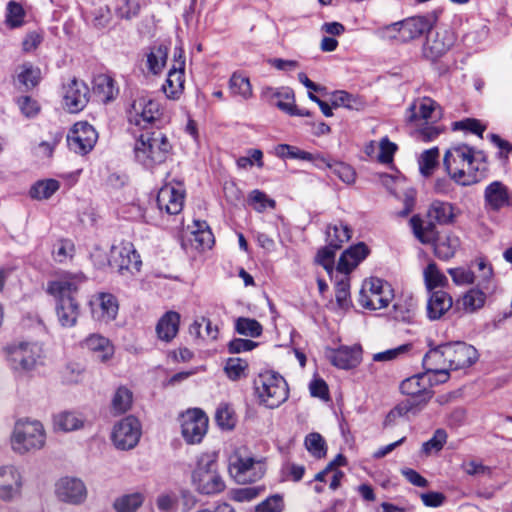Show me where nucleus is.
Masks as SVG:
<instances>
[{
    "label": "nucleus",
    "instance_id": "nucleus-1",
    "mask_svg": "<svg viewBox=\"0 0 512 512\" xmlns=\"http://www.w3.org/2000/svg\"><path fill=\"white\" fill-rule=\"evenodd\" d=\"M85 282L82 274L66 273L47 282L45 291L55 302V314L59 325L72 328L81 313L77 298L80 286Z\"/></svg>",
    "mask_w": 512,
    "mask_h": 512
},
{
    "label": "nucleus",
    "instance_id": "nucleus-2",
    "mask_svg": "<svg viewBox=\"0 0 512 512\" xmlns=\"http://www.w3.org/2000/svg\"><path fill=\"white\" fill-rule=\"evenodd\" d=\"M173 146L167 134L160 129L145 130L136 138L134 160L147 170L164 164L172 155Z\"/></svg>",
    "mask_w": 512,
    "mask_h": 512
},
{
    "label": "nucleus",
    "instance_id": "nucleus-3",
    "mask_svg": "<svg viewBox=\"0 0 512 512\" xmlns=\"http://www.w3.org/2000/svg\"><path fill=\"white\" fill-rule=\"evenodd\" d=\"M444 166L450 177L462 186H469L480 180L475 151L466 144H457L450 147L443 160Z\"/></svg>",
    "mask_w": 512,
    "mask_h": 512
},
{
    "label": "nucleus",
    "instance_id": "nucleus-4",
    "mask_svg": "<svg viewBox=\"0 0 512 512\" xmlns=\"http://www.w3.org/2000/svg\"><path fill=\"white\" fill-rule=\"evenodd\" d=\"M254 391L259 403L266 408L275 409L289 396L286 380L277 372L264 371L254 379Z\"/></svg>",
    "mask_w": 512,
    "mask_h": 512
},
{
    "label": "nucleus",
    "instance_id": "nucleus-5",
    "mask_svg": "<svg viewBox=\"0 0 512 512\" xmlns=\"http://www.w3.org/2000/svg\"><path fill=\"white\" fill-rule=\"evenodd\" d=\"M478 359V352L465 342L447 343L426 354V361H442L451 370L466 368L474 364Z\"/></svg>",
    "mask_w": 512,
    "mask_h": 512
},
{
    "label": "nucleus",
    "instance_id": "nucleus-6",
    "mask_svg": "<svg viewBox=\"0 0 512 512\" xmlns=\"http://www.w3.org/2000/svg\"><path fill=\"white\" fill-rule=\"evenodd\" d=\"M45 431L37 420L21 419L15 423L11 436L12 449L19 454L39 450L45 445Z\"/></svg>",
    "mask_w": 512,
    "mask_h": 512
},
{
    "label": "nucleus",
    "instance_id": "nucleus-7",
    "mask_svg": "<svg viewBox=\"0 0 512 512\" xmlns=\"http://www.w3.org/2000/svg\"><path fill=\"white\" fill-rule=\"evenodd\" d=\"M195 489L204 495H213L225 489V483L218 472V464L213 455L203 454L198 458L192 473Z\"/></svg>",
    "mask_w": 512,
    "mask_h": 512
},
{
    "label": "nucleus",
    "instance_id": "nucleus-8",
    "mask_svg": "<svg viewBox=\"0 0 512 512\" xmlns=\"http://www.w3.org/2000/svg\"><path fill=\"white\" fill-rule=\"evenodd\" d=\"M126 113L129 123L139 126L143 131L162 118L160 104L144 93H137L132 98Z\"/></svg>",
    "mask_w": 512,
    "mask_h": 512
},
{
    "label": "nucleus",
    "instance_id": "nucleus-9",
    "mask_svg": "<svg viewBox=\"0 0 512 512\" xmlns=\"http://www.w3.org/2000/svg\"><path fill=\"white\" fill-rule=\"evenodd\" d=\"M393 298L391 285L380 278L372 277L363 283L358 302L365 309L378 310L386 308Z\"/></svg>",
    "mask_w": 512,
    "mask_h": 512
},
{
    "label": "nucleus",
    "instance_id": "nucleus-10",
    "mask_svg": "<svg viewBox=\"0 0 512 512\" xmlns=\"http://www.w3.org/2000/svg\"><path fill=\"white\" fill-rule=\"evenodd\" d=\"M13 370L29 372L42 363V347L36 342H20L7 348Z\"/></svg>",
    "mask_w": 512,
    "mask_h": 512
},
{
    "label": "nucleus",
    "instance_id": "nucleus-11",
    "mask_svg": "<svg viewBox=\"0 0 512 512\" xmlns=\"http://www.w3.org/2000/svg\"><path fill=\"white\" fill-rule=\"evenodd\" d=\"M229 473L238 483L255 482L263 477L265 464L261 459L235 452L229 459Z\"/></svg>",
    "mask_w": 512,
    "mask_h": 512
},
{
    "label": "nucleus",
    "instance_id": "nucleus-12",
    "mask_svg": "<svg viewBox=\"0 0 512 512\" xmlns=\"http://www.w3.org/2000/svg\"><path fill=\"white\" fill-rule=\"evenodd\" d=\"M400 391L402 394L410 396L409 400L418 404L414 409L418 413L433 396L429 373H419L404 379L400 384Z\"/></svg>",
    "mask_w": 512,
    "mask_h": 512
},
{
    "label": "nucleus",
    "instance_id": "nucleus-13",
    "mask_svg": "<svg viewBox=\"0 0 512 512\" xmlns=\"http://www.w3.org/2000/svg\"><path fill=\"white\" fill-rule=\"evenodd\" d=\"M141 437V425L137 418L127 416L114 425L112 441L117 449L130 450L134 448Z\"/></svg>",
    "mask_w": 512,
    "mask_h": 512
},
{
    "label": "nucleus",
    "instance_id": "nucleus-14",
    "mask_svg": "<svg viewBox=\"0 0 512 512\" xmlns=\"http://www.w3.org/2000/svg\"><path fill=\"white\" fill-rule=\"evenodd\" d=\"M98 140V133L88 122H77L67 134V143L71 151L85 155L95 146Z\"/></svg>",
    "mask_w": 512,
    "mask_h": 512
},
{
    "label": "nucleus",
    "instance_id": "nucleus-15",
    "mask_svg": "<svg viewBox=\"0 0 512 512\" xmlns=\"http://www.w3.org/2000/svg\"><path fill=\"white\" fill-rule=\"evenodd\" d=\"M207 429L208 417L201 409H189L182 415L181 432L187 443H200Z\"/></svg>",
    "mask_w": 512,
    "mask_h": 512
},
{
    "label": "nucleus",
    "instance_id": "nucleus-16",
    "mask_svg": "<svg viewBox=\"0 0 512 512\" xmlns=\"http://www.w3.org/2000/svg\"><path fill=\"white\" fill-rule=\"evenodd\" d=\"M54 493L60 502L71 505H80L87 498V488L84 482L70 476L61 477L56 481Z\"/></svg>",
    "mask_w": 512,
    "mask_h": 512
},
{
    "label": "nucleus",
    "instance_id": "nucleus-17",
    "mask_svg": "<svg viewBox=\"0 0 512 512\" xmlns=\"http://www.w3.org/2000/svg\"><path fill=\"white\" fill-rule=\"evenodd\" d=\"M142 261L133 244L127 243L113 247L111 251L110 266L121 275L134 274L140 271Z\"/></svg>",
    "mask_w": 512,
    "mask_h": 512
},
{
    "label": "nucleus",
    "instance_id": "nucleus-18",
    "mask_svg": "<svg viewBox=\"0 0 512 512\" xmlns=\"http://www.w3.org/2000/svg\"><path fill=\"white\" fill-rule=\"evenodd\" d=\"M90 90L87 84L77 78L63 84V105L70 113L82 111L89 102Z\"/></svg>",
    "mask_w": 512,
    "mask_h": 512
},
{
    "label": "nucleus",
    "instance_id": "nucleus-19",
    "mask_svg": "<svg viewBox=\"0 0 512 512\" xmlns=\"http://www.w3.org/2000/svg\"><path fill=\"white\" fill-rule=\"evenodd\" d=\"M23 477L14 465L0 466V499L6 502L21 496Z\"/></svg>",
    "mask_w": 512,
    "mask_h": 512
},
{
    "label": "nucleus",
    "instance_id": "nucleus-20",
    "mask_svg": "<svg viewBox=\"0 0 512 512\" xmlns=\"http://www.w3.org/2000/svg\"><path fill=\"white\" fill-rule=\"evenodd\" d=\"M456 37L452 30L441 28L431 33L424 45V55L435 60L444 55L455 43Z\"/></svg>",
    "mask_w": 512,
    "mask_h": 512
},
{
    "label": "nucleus",
    "instance_id": "nucleus-21",
    "mask_svg": "<svg viewBox=\"0 0 512 512\" xmlns=\"http://www.w3.org/2000/svg\"><path fill=\"white\" fill-rule=\"evenodd\" d=\"M484 206L488 211L498 212L512 206V193L501 181H493L484 190Z\"/></svg>",
    "mask_w": 512,
    "mask_h": 512
},
{
    "label": "nucleus",
    "instance_id": "nucleus-22",
    "mask_svg": "<svg viewBox=\"0 0 512 512\" xmlns=\"http://www.w3.org/2000/svg\"><path fill=\"white\" fill-rule=\"evenodd\" d=\"M441 115L440 106L433 99L424 97L409 106L406 119L408 122L415 124L422 120L435 122L441 118Z\"/></svg>",
    "mask_w": 512,
    "mask_h": 512
},
{
    "label": "nucleus",
    "instance_id": "nucleus-23",
    "mask_svg": "<svg viewBox=\"0 0 512 512\" xmlns=\"http://www.w3.org/2000/svg\"><path fill=\"white\" fill-rule=\"evenodd\" d=\"M92 317L100 322L114 320L118 313V302L110 293H99L90 300Z\"/></svg>",
    "mask_w": 512,
    "mask_h": 512
},
{
    "label": "nucleus",
    "instance_id": "nucleus-24",
    "mask_svg": "<svg viewBox=\"0 0 512 512\" xmlns=\"http://www.w3.org/2000/svg\"><path fill=\"white\" fill-rule=\"evenodd\" d=\"M180 60L178 61V67L173 66L167 75V78L162 85V91L168 99L176 100L182 95L184 90V68L185 59L182 57V51L179 54Z\"/></svg>",
    "mask_w": 512,
    "mask_h": 512
},
{
    "label": "nucleus",
    "instance_id": "nucleus-25",
    "mask_svg": "<svg viewBox=\"0 0 512 512\" xmlns=\"http://www.w3.org/2000/svg\"><path fill=\"white\" fill-rule=\"evenodd\" d=\"M184 203L182 190L171 185L162 187L157 195V206L161 211L169 215H176L181 212Z\"/></svg>",
    "mask_w": 512,
    "mask_h": 512
},
{
    "label": "nucleus",
    "instance_id": "nucleus-26",
    "mask_svg": "<svg viewBox=\"0 0 512 512\" xmlns=\"http://www.w3.org/2000/svg\"><path fill=\"white\" fill-rule=\"evenodd\" d=\"M368 253V247L364 243H358L345 250L338 261L335 275L349 276V273L367 257Z\"/></svg>",
    "mask_w": 512,
    "mask_h": 512
},
{
    "label": "nucleus",
    "instance_id": "nucleus-27",
    "mask_svg": "<svg viewBox=\"0 0 512 512\" xmlns=\"http://www.w3.org/2000/svg\"><path fill=\"white\" fill-rule=\"evenodd\" d=\"M261 96L271 105L278 107L281 111L290 114L295 105L294 91L289 87H265Z\"/></svg>",
    "mask_w": 512,
    "mask_h": 512
},
{
    "label": "nucleus",
    "instance_id": "nucleus-28",
    "mask_svg": "<svg viewBox=\"0 0 512 512\" xmlns=\"http://www.w3.org/2000/svg\"><path fill=\"white\" fill-rule=\"evenodd\" d=\"M381 181L391 191V193L403 200L404 209L399 212V216L405 217L411 213L415 205V189L412 187L402 188V183L397 182L388 174L381 175Z\"/></svg>",
    "mask_w": 512,
    "mask_h": 512
},
{
    "label": "nucleus",
    "instance_id": "nucleus-29",
    "mask_svg": "<svg viewBox=\"0 0 512 512\" xmlns=\"http://www.w3.org/2000/svg\"><path fill=\"white\" fill-rule=\"evenodd\" d=\"M453 300L449 293L443 290L429 292L427 300V317L430 320H439L452 307Z\"/></svg>",
    "mask_w": 512,
    "mask_h": 512
},
{
    "label": "nucleus",
    "instance_id": "nucleus-30",
    "mask_svg": "<svg viewBox=\"0 0 512 512\" xmlns=\"http://www.w3.org/2000/svg\"><path fill=\"white\" fill-rule=\"evenodd\" d=\"M402 43L422 36L432 27V22L425 16H414L401 21Z\"/></svg>",
    "mask_w": 512,
    "mask_h": 512
},
{
    "label": "nucleus",
    "instance_id": "nucleus-31",
    "mask_svg": "<svg viewBox=\"0 0 512 512\" xmlns=\"http://www.w3.org/2000/svg\"><path fill=\"white\" fill-rule=\"evenodd\" d=\"M329 359L334 366L340 369L354 368L360 363L361 348L357 346H342L332 351Z\"/></svg>",
    "mask_w": 512,
    "mask_h": 512
},
{
    "label": "nucleus",
    "instance_id": "nucleus-32",
    "mask_svg": "<svg viewBox=\"0 0 512 512\" xmlns=\"http://www.w3.org/2000/svg\"><path fill=\"white\" fill-rule=\"evenodd\" d=\"M82 346L92 352L95 358L101 362H106L114 354V347L110 340L99 334L87 337Z\"/></svg>",
    "mask_w": 512,
    "mask_h": 512
},
{
    "label": "nucleus",
    "instance_id": "nucleus-33",
    "mask_svg": "<svg viewBox=\"0 0 512 512\" xmlns=\"http://www.w3.org/2000/svg\"><path fill=\"white\" fill-rule=\"evenodd\" d=\"M427 217L439 225L451 224L456 217L455 207L449 202L434 200L427 210Z\"/></svg>",
    "mask_w": 512,
    "mask_h": 512
},
{
    "label": "nucleus",
    "instance_id": "nucleus-34",
    "mask_svg": "<svg viewBox=\"0 0 512 512\" xmlns=\"http://www.w3.org/2000/svg\"><path fill=\"white\" fill-rule=\"evenodd\" d=\"M180 315L175 311L166 312L156 325L158 338L164 342H170L178 333Z\"/></svg>",
    "mask_w": 512,
    "mask_h": 512
},
{
    "label": "nucleus",
    "instance_id": "nucleus-35",
    "mask_svg": "<svg viewBox=\"0 0 512 512\" xmlns=\"http://www.w3.org/2000/svg\"><path fill=\"white\" fill-rule=\"evenodd\" d=\"M93 93L103 103L112 101L118 94L114 79L107 74H98L93 79Z\"/></svg>",
    "mask_w": 512,
    "mask_h": 512
},
{
    "label": "nucleus",
    "instance_id": "nucleus-36",
    "mask_svg": "<svg viewBox=\"0 0 512 512\" xmlns=\"http://www.w3.org/2000/svg\"><path fill=\"white\" fill-rule=\"evenodd\" d=\"M460 247V239L453 233H445L434 241V253L441 260L452 258Z\"/></svg>",
    "mask_w": 512,
    "mask_h": 512
},
{
    "label": "nucleus",
    "instance_id": "nucleus-37",
    "mask_svg": "<svg viewBox=\"0 0 512 512\" xmlns=\"http://www.w3.org/2000/svg\"><path fill=\"white\" fill-rule=\"evenodd\" d=\"M434 221L427 223L419 215H414L410 219V226L414 236L423 244L434 242L437 239V231Z\"/></svg>",
    "mask_w": 512,
    "mask_h": 512
},
{
    "label": "nucleus",
    "instance_id": "nucleus-38",
    "mask_svg": "<svg viewBox=\"0 0 512 512\" xmlns=\"http://www.w3.org/2000/svg\"><path fill=\"white\" fill-rule=\"evenodd\" d=\"M228 88L233 97L243 101H247L253 96L250 80L242 73L235 72L232 74L229 79Z\"/></svg>",
    "mask_w": 512,
    "mask_h": 512
},
{
    "label": "nucleus",
    "instance_id": "nucleus-39",
    "mask_svg": "<svg viewBox=\"0 0 512 512\" xmlns=\"http://www.w3.org/2000/svg\"><path fill=\"white\" fill-rule=\"evenodd\" d=\"M351 233L350 228L343 223L329 225L326 230L327 244L334 249H340L351 238Z\"/></svg>",
    "mask_w": 512,
    "mask_h": 512
},
{
    "label": "nucleus",
    "instance_id": "nucleus-40",
    "mask_svg": "<svg viewBox=\"0 0 512 512\" xmlns=\"http://www.w3.org/2000/svg\"><path fill=\"white\" fill-rule=\"evenodd\" d=\"M54 428L56 430L70 432L83 426V419L73 412L64 411L54 416Z\"/></svg>",
    "mask_w": 512,
    "mask_h": 512
},
{
    "label": "nucleus",
    "instance_id": "nucleus-41",
    "mask_svg": "<svg viewBox=\"0 0 512 512\" xmlns=\"http://www.w3.org/2000/svg\"><path fill=\"white\" fill-rule=\"evenodd\" d=\"M335 298L337 306L341 310H347L351 306L349 276L335 275Z\"/></svg>",
    "mask_w": 512,
    "mask_h": 512
},
{
    "label": "nucleus",
    "instance_id": "nucleus-42",
    "mask_svg": "<svg viewBox=\"0 0 512 512\" xmlns=\"http://www.w3.org/2000/svg\"><path fill=\"white\" fill-rule=\"evenodd\" d=\"M423 366L426 373H429V380H431V388L434 385L445 383L449 379L450 369L447 364L442 361H431L430 364L426 361V356L423 359Z\"/></svg>",
    "mask_w": 512,
    "mask_h": 512
},
{
    "label": "nucleus",
    "instance_id": "nucleus-43",
    "mask_svg": "<svg viewBox=\"0 0 512 512\" xmlns=\"http://www.w3.org/2000/svg\"><path fill=\"white\" fill-rule=\"evenodd\" d=\"M168 56V47L158 45L151 48L147 55V68L153 74H158L164 68Z\"/></svg>",
    "mask_w": 512,
    "mask_h": 512
},
{
    "label": "nucleus",
    "instance_id": "nucleus-44",
    "mask_svg": "<svg viewBox=\"0 0 512 512\" xmlns=\"http://www.w3.org/2000/svg\"><path fill=\"white\" fill-rule=\"evenodd\" d=\"M425 285L429 292L435 291L438 287H445L448 284L447 277L438 269L434 262L427 265L423 272Z\"/></svg>",
    "mask_w": 512,
    "mask_h": 512
},
{
    "label": "nucleus",
    "instance_id": "nucleus-45",
    "mask_svg": "<svg viewBox=\"0 0 512 512\" xmlns=\"http://www.w3.org/2000/svg\"><path fill=\"white\" fill-rule=\"evenodd\" d=\"M60 187L57 180L46 179L36 182L30 189V196L33 199H49Z\"/></svg>",
    "mask_w": 512,
    "mask_h": 512
},
{
    "label": "nucleus",
    "instance_id": "nucleus-46",
    "mask_svg": "<svg viewBox=\"0 0 512 512\" xmlns=\"http://www.w3.org/2000/svg\"><path fill=\"white\" fill-rule=\"evenodd\" d=\"M143 494L136 492L117 498L113 504L116 512H135L143 503Z\"/></svg>",
    "mask_w": 512,
    "mask_h": 512
},
{
    "label": "nucleus",
    "instance_id": "nucleus-47",
    "mask_svg": "<svg viewBox=\"0 0 512 512\" xmlns=\"http://www.w3.org/2000/svg\"><path fill=\"white\" fill-rule=\"evenodd\" d=\"M133 401V394L130 389L125 386H120L113 398L112 409L115 414H123L131 408Z\"/></svg>",
    "mask_w": 512,
    "mask_h": 512
},
{
    "label": "nucleus",
    "instance_id": "nucleus-48",
    "mask_svg": "<svg viewBox=\"0 0 512 512\" xmlns=\"http://www.w3.org/2000/svg\"><path fill=\"white\" fill-rule=\"evenodd\" d=\"M40 77L41 71L39 68L34 67L30 63H25L20 67V71L17 74V81L26 89H30L39 83Z\"/></svg>",
    "mask_w": 512,
    "mask_h": 512
},
{
    "label": "nucleus",
    "instance_id": "nucleus-49",
    "mask_svg": "<svg viewBox=\"0 0 512 512\" xmlns=\"http://www.w3.org/2000/svg\"><path fill=\"white\" fill-rule=\"evenodd\" d=\"M486 300V294L479 288H472L466 292L462 299V307L466 312H474L481 308Z\"/></svg>",
    "mask_w": 512,
    "mask_h": 512
},
{
    "label": "nucleus",
    "instance_id": "nucleus-50",
    "mask_svg": "<svg viewBox=\"0 0 512 512\" xmlns=\"http://www.w3.org/2000/svg\"><path fill=\"white\" fill-rule=\"evenodd\" d=\"M447 437L448 435L444 429H437L432 438L422 444L421 453L430 456L440 452L447 442Z\"/></svg>",
    "mask_w": 512,
    "mask_h": 512
},
{
    "label": "nucleus",
    "instance_id": "nucleus-51",
    "mask_svg": "<svg viewBox=\"0 0 512 512\" xmlns=\"http://www.w3.org/2000/svg\"><path fill=\"white\" fill-rule=\"evenodd\" d=\"M25 11L21 4L11 0L6 7V24L10 28L20 27L24 23Z\"/></svg>",
    "mask_w": 512,
    "mask_h": 512
},
{
    "label": "nucleus",
    "instance_id": "nucleus-52",
    "mask_svg": "<svg viewBox=\"0 0 512 512\" xmlns=\"http://www.w3.org/2000/svg\"><path fill=\"white\" fill-rule=\"evenodd\" d=\"M418 404H416L412 400H404L400 402L398 405H396L386 416L384 420L385 426H390L395 423V421L399 417H403L407 415L408 413L416 414L414 409L416 408Z\"/></svg>",
    "mask_w": 512,
    "mask_h": 512
},
{
    "label": "nucleus",
    "instance_id": "nucleus-53",
    "mask_svg": "<svg viewBox=\"0 0 512 512\" xmlns=\"http://www.w3.org/2000/svg\"><path fill=\"white\" fill-rule=\"evenodd\" d=\"M215 421L222 429H233L236 424L233 409L228 404H220L215 413Z\"/></svg>",
    "mask_w": 512,
    "mask_h": 512
},
{
    "label": "nucleus",
    "instance_id": "nucleus-54",
    "mask_svg": "<svg viewBox=\"0 0 512 512\" xmlns=\"http://www.w3.org/2000/svg\"><path fill=\"white\" fill-rule=\"evenodd\" d=\"M74 243L68 239L58 240L53 248L52 255L56 262L64 263L74 255Z\"/></svg>",
    "mask_w": 512,
    "mask_h": 512
},
{
    "label": "nucleus",
    "instance_id": "nucleus-55",
    "mask_svg": "<svg viewBox=\"0 0 512 512\" xmlns=\"http://www.w3.org/2000/svg\"><path fill=\"white\" fill-rule=\"evenodd\" d=\"M235 328L239 334L250 337H258L262 333V326L257 320L245 317L237 319Z\"/></svg>",
    "mask_w": 512,
    "mask_h": 512
},
{
    "label": "nucleus",
    "instance_id": "nucleus-56",
    "mask_svg": "<svg viewBox=\"0 0 512 512\" xmlns=\"http://www.w3.org/2000/svg\"><path fill=\"white\" fill-rule=\"evenodd\" d=\"M247 367L248 364L245 360L233 357L227 360L224 370L229 379L236 381L245 375Z\"/></svg>",
    "mask_w": 512,
    "mask_h": 512
},
{
    "label": "nucleus",
    "instance_id": "nucleus-57",
    "mask_svg": "<svg viewBox=\"0 0 512 512\" xmlns=\"http://www.w3.org/2000/svg\"><path fill=\"white\" fill-rule=\"evenodd\" d=\"M307 450L316 458H322L326 455L325 440L319 433H310L305 438Z\"/></svg>",
    "mask_w": 512,
    "mask_h": 512
},
{
    "label": "nucleus",
    "instance_id": "nucleus-58",
    "mask_svg": "<svg viewBox=\"0 0 512 512\" xmlns=\"http://www.w3.org/2000/svg\"><path fill=\"white\" fill-rule=\"evenodd\" d=\"M275 153L280 158L300 159L305 161L312 159L311 153L288 144H279L275 148Z\"/></svg>",
    "mask_w": 512,
    "mask_h": 512
},
{
    "label": "nucleus",
    "instance_id": "nucleus-59",
    "mask_svg": "<svg viewBox=\"0 0 512 512\" xmlns=\"http://www.w3.org/2000/svg\"><path fill=\"white\" fill-rule=\"evenodd\" d=\"M338 249H334L333 247L329 246L327 244L326 247L322 248L318 251L316 256V261L318 264L323 266V268L327 271V273L330 275L331 279L334 278V258H335V252Z\"/></svg>",
    "mask_w": 512,
    "mask_h": 512
},
{
    "label": "nucleus",
    "instance_id": "nucleus-60",
    "mask_svg": "<svg viewBox=\"0 0 512 512\" xmlns=\"http://www.w3.org/2000/svg\"><path fill=\"white\" fill-rule=\"evenodd\" d=\"M439 150L437 147L425 150L419 159L420 171L423 175L428 176L437 164Z\"/></svg>",
    "mask_w": 512,
    "mask_h": 512
},
{
    "label": "nucleus",
    "instance_id": "nucleus-61",
    "mask_svg": "<svg viewBox=\"0 0 512 512\" xmlns=\"http://www.w3.org/2000/svg\"><path fill=\"white\" fill-rule=\"evenodd\" d=\"M256 165L258 168L264 166L263 152L260 149H249L247 156L239 157L236 161V165L240 169H247Z\"/></svg>",
    "mask_w": 512,
    "mask_h": 512
},
{
    "label": "nucleus",
    "instance_id": "nucleus-62",
    "mask_svg": "<svg viewBox=\"0 0 512 512\" xmlns=\"http://www.w3.org/2000/svg\"><path fill=\"white\" fill-rule=\"evenodd\" d=\"M196 230L192 233L195 236V242L199 244L202 249L211 248L214 239L212 232L208 229L205 222L195 221Z\"/></svg>",
    "mask_w": 512,
    "mask_h": 512
},
{
    "label": "nucleus",
    "instance_id": "nucleus-63",
    "mask_svg": "<svg viewBox=\"0 0 512 512\" xmlns=\"http://www.w3.org/2000/svg\"><path fill=\"white\" fill-rule=\"evenodd\" d=\"M330 170L334 175H336L346 184H352L356 179V173L354 169L346 163L333 161V165L331 166Z\"/></svg>",
    "mask_w": 512,
    "mask_h": 512
},
{
    "label": "nucleus",
    "instance_id": "nucleus-64",
    "mask_svg": "<svg viewBox=\"0 0 512 512\" xmlns=\"http://www.w3.org/2000/svg\"><path fill=\"white\" fill-rule=\"evenodd\" d=\"M248 201L250 205H254L255 210L258 212L264 211L267 207L274 208L276 205L273 199H269L264 192L258 189L250 192Z\"/></svg>",
    "mask_w": 512,
    "mask_h": 512
}]
</instances>
